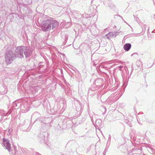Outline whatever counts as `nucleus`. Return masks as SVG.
<instances>
[{
	"label": "nucleus",
	"mask_w": 155,
	"mask_h": 155,
	"mask_svg": "<svg viewBox=\"0 0 155 155\" xmlns=\"http://www.w3.org/2000/svg\"><path fill=\"white\" fill-rule=\"evenodd\" d=\"M40 114L37 112L34 113L31 116V119H36L35 121L39 119V121L40 122L42 127H46L47 125H48L49 124V119L45 117H41L40 118H38L40 117Z\"/></svg>",
	"instance_id": "obj_1"
},
{
	"label": "nucleus",
	"mask_w": 155,
	"mask_h": 155,
	"mask_svg": "<svg viewBox=\"0 0 155 155\" xmlns=\"http://www.w3.org/2000/svg\"><path fill=\"white\" fill-rule=\"evenodd\" d=\"M15 54L13 51L11 50L7 51L5 54L6 63L7 64H10L13 61Z\"/></svg>",
	"instance_id": "obj_2"
},
{
	"label": "nucleus",
	"mask_w": 155,
	"mask_h": 155,
	"mask_svg": "<svg viewBox=\"0 0 155 155\" xmlns=\"http://www.w3.org/2000/svg\"><path fill=\"white\" fill-rule=\"evenodd\" d=\"M134 20L135 21L138 23L140 25L141 27L142 31L139 33H133L132 34L135 35L136 36H138L137 35H140L139 36L143 35L145 33V31L146 30V27L147 25H144L140 21L139 18L137 17V16L134 15Z\"/></svg>",
	"instance_id": "obj_3"
},
{
	"label": "nucleus",
	"mask_w": 155,
	"mask_h": 155,
	"mask_svg": "<svg viewBox=\"0 0 155 155\" xmlns=\"http://www.w3.org/2000/svg\"><path fill=\"white\" fill-rule=\"evenodd\" d=\"M41 28L44 31H48L51 28V20H47L43 21L41 23Z\"/></svg>",
	"instance_id": "obj_4"
},
{
	"label": "nucleus",
	"mask_w": 155,
	"mask_h": 155,
	"mask_svg": "<svg viewBox=\"0 0 155 155\" xmlns=\"http://www.w3.org/2000/svg\"><path fill=\"white\" fill-rule=\"evenodd\" d=\"M25 48V46H22L17 47L15 52L18 57L20 58H23V52L24 51Z\"/></svg>",
	"instance_id": "obj_5"
},
{
	"label": "nucleus",
	"mask_w": 155,
	"mask_h": 155,
	"mask_svg": "<svg viewBox=\"0 0 155 155\" xmlns=\"http://www.w3.org/2000/svg\"><path fill=\"white\" fill-rule=\"evenodd\" d=\"M2 145L5 148L8 150V151L10 152L11 150V144L9 141L8 138L3 137L2 138Z\"/></svg>",
	"instance_id": "obj_6"
},
{
	"label": "nucleus",
	"mask_w": 155,
	"mask_h": 155,
	"mask_svg": "<svg viewBox=\"0 0 155 155\" xmlns=\"http://www.w3.org/2000/svg\"><path fill=\"white\" fill-rule=\"evenodd\" d=\"M137 118L138 122L140 125L142 124L143 122L145 121L146 120L145 115L142 112H140L138 114Z\"/></svg>",
	"instance_id": "obj_7"
},
{
	"label": "nucleus",
	"mask_w": 155,
	"mask_h": 155,
	"mask_svg": "<svg viewBox=\"0 0 155 155\" xmlns=\"http://www.w3.org/2000/svg\"><path fill=\"white\" fill-rule=\"evenodd\" d=\"M32 53V50L31 48L29 47H25L24 54L26 58L29 57Z\"/></svg>",
	"instance_id": "obj_8"
},
{
	"label": "nucleus",
	"mask_w": 155,
	"mask_h": 155,
	"mask_svg": "<svg viewBox=\"0 0 155 155\" xmlns=\"http://www.w3.org/2000/svg\"><path fill=\"white\" fill-rule=\"evenodd\" d=\"M90 31L92 34L95 36H97L99 32L98 28L95 25H93L91 26Z\"/></svg>",
	"instance_id": "obj_9"
},
{
	"label": "nucleus",
	"mask_w": 155,
	"mask_h": 155,
	"mask_svg": "<svg viewBox=\"0 0 155 155\" xmlns=\"http://www.w3.org/2000/svg\"><path fill=\"white\" fill-rule=\"evenodd\" d=\"M104 4L107 7H109L110 9L114 10L115 6L110 0H104Z\"/></svg>",
	"instance_id": "obj_10"
},
{
	"label": "nucleus",
	"mask_w": 155,
	"mask_h": 155,
	"mask_svg": "<svg viewBox=\"0 0 155 155\" xmlns=\"http://www.w3.org/2000/svg\"><path fill=\"white\" fill-rule=\"evenodd\" d=\"M20 109L23 113H25L28 111L29 109L28 105V103L26 102L22 104L20 106Z\"/></svg>",
	"instance_id": "obj_11"
},
{
	"label": "nucleus",
	"mask_w": 155,
	"mask_h": 155,
	"mask_svg": "<svg viewBox=\"0 0 155 155\" xmlns=\"http://www.w3.org/2000/svg\"><path fill=\"white\" fill-rule=\"evenodd\" d=\"M97 92V87L93 84L91 86L88 91V93L90 95H93Z\"/></svg>",
	"instance_id": "obj_12"
},
{
	"label": "nucleus",
	"mask_w": 155,
	"mask_h": 155,
	"mask_svg": "<svg viewBox=\"0 0 155 155\" xmlns=\"http://www.w3.org/2000/svg\"><path fill=\"white\" fill-rule=\"evenodd\" d=\"M93 84H94V86L96 87H101L103 85V80L101 78H97L95 80Z\"/></svg>",
	"instance_id": "obj_13"
},
{
	"label": "nucleus",
	"mask_w": 155,
	"mask_h": 155,
	"mask_svg": "<svg viewBox=\"0 0 155 155\" xmlns=\"http://www.w3.org/2000/svg\"><path fill=\"white\" fill-rule=\"evenodd\" d=\"M119 33L118 31H114L109 33L106 35L107 38L110 39V38L115 37Z\"/></svg>",
	"instance_id": "obj_14"
},
{
	"label": "nucleus",
	"mask_w": 155,
	"mask_h": 155,
	"mask_svg": "<svg viewBox=\"0 0 155 155\" xmlns=\"http://www.w3.org/2000/svg\"><path fill=\"white\" fill-rule=\"evenodd\" d=\"M47 135L46 132H44L42 134H39L38 136L41 142L45 143L46 141V136Z\"/></svg>",
	"instance_id": "obj_15"
},
{
	"label": "nucleus",
	"mask_w": 155,
	"mask_h": 155,
	"mask_svg": "<svg viewBox=\"0 0 155 155\" xmlns=\"http://www.w3.org/2000/svg\"><path fill=\"white\" fill-rule=\"evenodd\" d=\"M51 21L52 29L53 30L55 29L59 25L58 22L56 20H52Z\"/></svg>",
	"instance_id": "obj_16"
},
{
	"label": "nucleus",
	"mask_w": 155,
	"mask_h": 155,
	"mask_svg": "<svg viewBox=\"0 0 155 155\" xmlns=\"http://www.w3.org/2000/svg\"><path fill=\"white\" fill-rule=\"evenodd\" d=\"M131 152L135 153L136 155H139L141 153V149L136 147L132 149Z\"/></svg>",
	"instance_id": "obj_17"
},
{
	"label": "nucleus",
	"mask_w": 155,
	"mask_h": 155,
	"mask_svg": "<svg viewBox=\"0 0 155 155\" xmlns=\"http://www.w3.org/2000/svg\"><path fill=\"white\" fill-rule=\"evenodd\" d=\"M11 131H12L10 130L9 128L7 129V130H5L4 133V137H10L11 136Z\"/></svg>",
	"instance_id": "obj_18"
},
{
	"label": "nucleus",
	"mask_w": 155,
	"mask_h": 155,
	"mask_svg": "<svg viewBox=\"0 0 155 155\" xmlns=\"http://www.w3.org/2000/svg\"><path fill=\"white\" fill-rule=\"evenodd\" d=\"M131 47V45L130 43H127L124 45L123 48L126 51H127L130 50Z\"/></svg>",
	"instance_id": "obj_19"
},
{
	"label": "nucleus",
	"mask_w": 155,
	"mask_h": 155,
	"mask_svg": "<svg viewBox=\"0 0 155 155\" xmlns=\"http://www.w3.org/2000/svg\"><path fill=\"white\" fill-rule=\"evenodd\" d=\"M147 149L149 152L151 154L155 153V149L149 145L147 146Z\"/></svg>",
	"instance_id": "obj_20"
},
{
	"label": "nucleus",
	"mask_w": 155,
	"mask_h": 155,
	"mask_svg": "<svg viewBox=\"0 0 155 155\" xmlns=\"http://www.w3.org/2000/svg\"><path fill=\"white\" fill-rule=\"evenodd\" d=\"M21 105L20 103L18 102L17 101L14 102L12 104V107L13 108L15 109H16L18 108V107H19Z\"/></svg>",
	"instance_id": "obj_21"
},
{
	"label": "nucleus",
	"mask_w": 155,
	"mask_h": 155,
	"mask_svg": "<svg viewBox=\"0 0 155 155\" xmlns=\"http://www.w3.org/2000/svg\"><path fill=\"white\" fill-rule=\"evenodd\" d=\"M10 113L11 112L10 111H8L7 113H5L3 110L0 109V115L7 116L9 115Z\"/></svg>",
	"instance_id": "obj_22"
},
{
	"label": "nucleus",
	"mask_w": 155,
	"mask_h": 155,
	"mask_svg": "<svg viewBox=\"0 0 155 155\" xmlns=\"http://www.w3.org/2000/svg\"><path fill=\"white\" fill-rule=\"evenodd\" d=\"M96 125L98 127H100L102 124V121L101 120L98 119L96 121Z\"/></svg>",
	"instance_id": "obj_23"
},
{
	"label": "nucleus",
	"mask_w": 155,
	"mask_h": 155,
	"mask_svg": "<svg viewBox=\"0 0 155 155\" xmlns=\"http://www.w3.org/2000/svg\"><path fill=\"white\" fill-rule=\"evenodd\" d=\"M71 24L70 22H67L65 25V28H68V27H70L71 26Z\"/></svg>",
	"instance_id": "obj_24"
},
{
	"label": "nucleus",
	"mask_w": 155,
	"mask_h": 155,
	"mask_svg": "<svg viewBox=\"0 0 155 155\" xmlns=\"http://www.w3.org/2000/svg\"><path fill=\"white\" fill-rule=\"evenodd\" d=\"M126 123L130 127H132V124L130 121L127 120L126 121Z\"/></svg>",
	"instance_id": "obj_25"
},
{
	"label": "nucleus",
	"mask_w": 155,
	"mask_h": 155,
	"mask_svg": "<svg viewBox=\"0 0 155 155\" xmlns=\"http://www.w3.org/2000/svg\"><path fill=\"white\" fill-rule=\"evenodd\" d=\"M131 56H134L135 57H138V54L137 53L135 52L133 53L131 55Z\"/></svg>",
	"instance_id": "obj_26"
},
{
	"label": "nucleus",
	"mask_w": 155,
	"mask_h": 155,
	"mask_svg": "<svg viewBox=\"0 0 155 155\" xmlns=\"http://www.w3.org/2000/svg\"><path fill=\"white\" fill-rule=\"evenodd\" d=\"M122 147L124 149L123 150H124V152H126V151H127V150L125 145H122Z\"/></svg>",
	"instance_id": "obj_27"
},
{
	"label": "nucleus",
	"mask_w": 155,
	"mask_h": 155,
	"mask_svg": "<svg viewBox=\"0 0 155 155\" xmlns=\"http://www.w3.org/2000/svg\"><path fill=\"white\" fill-rule=\"evenodd\" d=\"M102 109L104 110L103 113L105 114L106 112V108L104 106H102Z\"/></svg>",
	"instance_id": "obj_28"
},
{
	"label": "nucleus",
	"mask_w": 155,
	"mask_h": 155,
	"mask_svg": "<svg viewBox=\"0 0 155 155\" xmlns=\"http://www.w3.org/2000/svg\"><path fill=\"white\" fill-rule=\"evenodd\" d=\"M111 136L110 134H109L108 139V140L107 142L110 143V140H111Z\"/></svg>",
	"instance_id": "obj_29"
},
{
	"label": "nucleus",
	"mask_w": 155,
	"mask_h": 155,
	"mask_svg": "<svg viewBox=\"0 0 155 155\" xmlns=\"http://www.w3.org/2000/svg\"><path fill=\"white\" fill-rule=\"evenodd\" d=\"M112 97L111 96V97H109V98H108L107 99V101H106V102H107L108 101H109V100H110V101H114L113 100H112Z\"/></svg>",
	"instance_id": "obj_30"
},
{
	"label": "nucleus",
	"mask_w": 155,
	"mask_h": 155,
	"mask_svg": "<svg viewBox=\"0 0 155 155\" xmlns=\"http://www.w3.org/2000/svg\"><path fill=\"white\" fill-rule=\"evenodd\" d=\"M110 143L107 142V145H106V147L105 149L108 150V147L110 146Z\"/></svg>",
	"instance_id": "obj_31"
},
{
	"label": "nucleus",
	"mask_w": 155,
	"mask_h": 155,
	"mask_svg": "<svg viewBox=\"0 0 155 155\" xmlns=\"http://www.w3.org/2000/svg\"><path fill=\"white\" fill-rule=\"evenodd\" d=\"M65 40L64 41V45L66 43V42H67V40L68 39V37L67 36H66V35L65 36Z\"/></svg>",
	"instance_id": "obj_32"
},
{
	"label": "nucleus",
	"mask_w": 155,
	"mask_h": 155,
	"mask_svg": "<svg viewBox=\"0 0 155 155\" xmlns=\"http://www.w3.org/2000/svg\"><path fill=\"white\" fill-rule=\"evenodd\" d=\"M60 54H61L62 56H63L64 57H65V55L63 53H59Z\"/></svg>",
	"instance_id": "obj_33"
},
{
	"label": "nucleus",
	"mask_w": 155,
	"mask_h": 155,
	"mask_svg": "<svg viewBox=\"0 0 155 155\" xmlns=\"http://www.w3.org/2000/svg\"><path fill=\"white\" fill-rule=\"evenodd\" d=\"M122 67H123L122 66H119V70H120V71H121V68H122Z\"/></svg>",
	"instance_id": "obj_34"
},
{
	"label": "nucleus",
	"mask_w": 155,
	"mask_h": 155,
	"mask_svg": "<svg viewBox=\"0 0 155 155\" xmlns=\"http://www.w3.org/2000/svg\"><path fill=\"white\" fill-rule=\"evenodd\" d=\"M123 20L125 23L126 24L128 25L129 26H130H130L128 24V23H127L124 20Z\"/></svg>",
	"instance_id": "obj_35"
},
{
	"label": "nucleus",
	"mask_w": 155,
	"mask_h": 155,
	"mask_svg": "<svg viewBox=\"0 0 155 155\" xmlns=\"http://www.w3.org/2000/svg\"><path fill=\"white\" fill-rule=\"evenodd\" d=\"M107 151V150L105 149L103 152L106 153Z\"/></svg>",
	"instance_id": "obj_36"
},
{
	"label": "nucleus",
	"mask_w": 155,
	"mask_h": 155,
	"mask_svg": "<svg viewBox=\"0 0 155 155\" xmlns=\"http://www.w3.org/2000/svg\"><path fill=\"white\" fill-rule=\"evenodd\" d=\"M35 155H41V154H39V153H38V152H36Z\"/></svg>",
	"instance_id": "obj_37"
},
{
	"label": "nucleus",
	"mask_w": 155,
	"mask_h": 155,
	"mask_svg": "<svg viewBox=\"0 0 155 155\" xmlns=\"http://www.w3.org/2000/svg\"><path fill=\"white\" fill-rule=\"evenodd\" d=\"M106 153L105 152H103V155H105Z\"/></svg>",
	"instance_id": "obj_38"
},
{
	"label": "nucleus",
	"mask_w": 155,
	"mask_h": 155,
	"mask_svg": "<svg viewBox=\"0 0 155 155\" xmlns=\"http://www.w3.org/2000/svg\"><path fill=\"white\" fill-rule=\"evenodd\" d=\"M91 120L92 121H93V118H92V117H91Z\"/></svg>",
	"instance_id": "obj_39"
},
{
	"label": "nucleus",
	"mask_w": 155,
	"mask_h": 155,
	"mask_svg": "<svg viewBox=\"0 0 155 155\" xmlns=\"http://www.w3.org/2000/svg\"><path fill=\"white\" fill-rule=\"evenodd\" d=\"M120 16L121 18H122L123 20H124V19H123V17H122L121 16Z\"/></svg>",
	"instance_id": "obj_40"
},
{
	"label": "nucleus",
	"mask_w": 155,
	"mask_h": 155,
	"mask_svg": "<svg viewBox=\"0 0 155 155\" xmlns=\"http://www.w3.org/2000/svg\"><path fill=\"white\" fill-rule=\"evenodd\" d=\"M61 74H63V72H62V70H61Z\"/></svg>",
	"instance_id": "obj_41"
},
{
	"label": "nucleus",
	"mask_w": 155,
	"mask_h": 155,
	"mask_svg": "<svg viewBox=\"0 0 155 155\" xmlns=\"http://www.w3.org/2000/svg\"><path fill=\"white\" fill-rule=\"evenodd\" d=\"M94 65H96V64H95V62H94Z\"/></svg>",
	"instance_id": "obj_42"
},
{
	"label": "nucleus",
	"mask_w": 155,
	"mask_h": 155,
	"mask_svg": "<svg viewBox=\"0 0 155 155\" xmlns=\"http://www.w3.org/2000/svg\"><path fill=\"white\" fill-rule=\"evenodd\" d=\"M23 120H24V121H25V119H23Z\"/></svg>",
	"instance_id": "obj_43"
},
{
	"label": "nucleus",
	"mask_w": 155,
	"mask_h": 155,
	"mask_svg": "<svg viewBox=\"0 0 155 155\" xmlns=\"http://www.w3.org/2000/svg\"><path fill=\"white\" fill-rule=\"evenodd\" d=\"M92 6H91V7L89 9H90Z\"/></svg>",
	"instance_id": "obj_44"
},
{
	"label": "nucleus",
	"mask_w": 155,
	"mask_h": 155,
	"mask_svg": "<svg viewBox=\"0 0 155 155\" xmlns=\"http://www.w3.org/2000/svg\"><path fill=\"white\" fill-rule=\"evenodd\" d=\"M149 30V28H148V31Z\"/></svg>",
	"instance_id": "obj_45"
},
{
	"label": "nucleus",
	"mask_w": 155,
	"mask_h": 155,
	"mask_svg": "<svg viewBox=\"0 0 155 155\" xmlns=\"http://www.w3.org/2000/svg\"><path fill=\"white\" fill-rule=\"evenodd\" d=\"M15 155H16V153H15Z\"/></svg>",
	"instance_id": "obj_46"
},
{
	"label": "nucleus",
	"mask_w": 155,
	"mask_h": 155,
	"mask_svg": "<svg viewBox=\"0 0 155 155\" xmlns=\"http://www.w3.org/2000/svg\"><path fill=\"white\" fill-rule=\"evenodd\" d=\"M143 155H145V154H143Z\"/></svg>",
	"instance_id": "obj_47"
}]
</instances>
